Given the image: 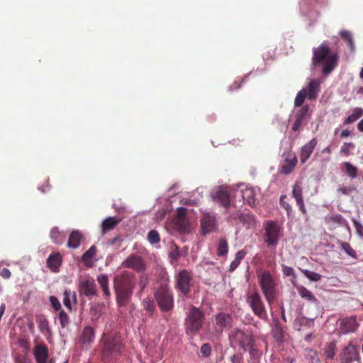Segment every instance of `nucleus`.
<instances>
[{
	"instance_id": "obj_1",
	"label": "nucleus",
	"mask_w": 363,
	"mask_h": 363,
	"mask_svg": "<svg viewBox=\"0 0 363 363\" xmlns=\"http://www.w3.org/2000/svg\"><path fill=\"white\" fill-rule=\"evenodd\" d=\"M125 345L116 332L104 333L100 340V356L104 363H116Z\"/></svg>"
},
{
	"instance_id": "obj_2",
	"label": "nucleus",
	"mask_w": 363,
	"mask_h": 363,
	"mask_svg": "<svg viewBox=\"0 0 363 363\" xmlns=\"http://www.w3.org/2000/svg\"><path fill=\"white\" fill-rule=\"evenodd\" d=\"M116 301L118 306H126L130 301L135 286V277L131 272L124 271L113 279Z\"/></svg>"
},
{
	"instance_id": "obj_3",
	"label": "nucleus",
	"mask_w": 363,
	"mask_h": 363,
	"mask_svg": "<svg viewBox=\"0 0 363 363\" xmlns=\"http://www.w3.org/2000/svg\"><path fill=\"white\" fill-rule=\"evenodd\" d=\"M338 55L331 52L328 44L323 43L313 50L312 62L315 66L323 65L322 72L329 74L337 65Z\"/></svg>"
},
{
	"instance_id": "obj_4",
	"label": "nucleus",
	"mask_w": 363,
	"mask_h": 363,
	"mask_svg": "<svg viewBox=\"0 0 363 363\" xmlns=\"http://www.w3.org/2000/svg\"><path fill=\"white\" fill-rule=\"evenodd\" d=\"M205 320L204 313L199 308L191 306L184 321L185 333L193 337L201 330Z\"/></svg>"
},
{
	"instance_id": "obj_5",
	"label": "nucleus",
	"mask_w": 363,
	"mask_h": 363,
	"mask_svg": "<svg viewBox=\"0 0 363 363\" xmlns=\"http://www.w3.org/2000/svg\"><path fill=\"white\" fill-rule=\"evenodd\" d=\"M259 286L267 301L271 305L276 298V282L269 271L264 270L257 274Z\"/></svg>"
},
{
	"instance_id": "obj_6",
	"label": "nucleus",
	"mask_w": 363,
	"mask_h": 363,
	"mask_svg": "<svg viewBox=\"0 0 363 363\" xmlns=\"http://www.w3.org/2000/svg\"><path fill=\"white\" fill-rule=\"evenodd\" d=\"M230 346L232 347H240L244 351H247V348L255 344L253 335L239 328H235L231 330L228 335Z\"/></svg>"
},
{
	"instance_id": "obj_7",
	"label": "nucleus",
	"mask_w": 363,
	"mask_h": 363,
	"mask_svg": "<svg viewBox=\"0 0 363 363\" xmlns=\"http://www.w3.org/2000/svg\"><path fill=\"white\" fill-rule=\"evenodd\" d=\"M264 241L267 247H274L282 235L283 227L277 220H267L264 224Z\"/></svg>"
},
{
	"instance_id": "obj_8",
	"label": "nucleus",
	"mask_w": 363,
	"mask_h": 363,
	"mask_svg": "<svg viewBox=\"0 0 363 363\" xmlns=\"http://www.w3.org/2000/svg\"><path fill=\"white\" fill-rule=\"evenodd\" d=\"M155 299L160 309L162 312H169L174 307L173 295L169 289L165 286H160L155 294Z\"/></svg>"
},
{
	"instance_id": "obj_9",
	"label": "nucleus",
	"mask_w": 363,
	"mask_h": 363,
	"mask_svg": "<svg viewBox=\"0 0 363 363\" xmlns=\"http://www.w3.org/2000/svg\"><path fill=\"white\" fill-rule=\"evenodd\" d=\"M246 301L255 315L260 318H267V311L264 304L260 294L257 291L248 294Z\"/></svg>"
},
{
	"instance_id": "obj_10",
	"label": "nucleus",
	"mask_w": 363,
	"mask_h": 363,
	"mask_svg": "<svg viewBox=\"0 0 363 363\" xmlns=\"http://www.w3.org/2000/svg\"><path fill=\"white\" fill-rule=\"evenodd\" d=\"M186 208L179 207L177 209V215L173 220L174 228L181 233H189L190 231V223L186 217Z\"/></svg>"
},
{
	"instance_id": "obj_11",
	"label": "nucleus",
	"mask_w": 363,
	"mask_h": 363,
	"mask_svg": "<svg viewBox=\"0 0 363 363\" xmlns=\"http://www.w3.org/2000/svg\"><path fill=\"white\" fill-rule=\"evenodd\" d=\"M311 113L309 112V106L304 105L294 113V123L292 125L291 129L294 131H298L302 128L309 121Z\"/></svg>"
},
{
	"instance_id": "obj_12",
	"label": "nucleus",
	"mask_w": 363,
	"mask_h": 363,
	"mask_svg": "<svg viewBox=\"0 0 363 363\" xmlns=\"http://www.w3.org/2000/svg\"><path fill=\"white\" fill-rule=\"evenodd\" d=\"M191 279L190 273L186 269L180 271L176 277L177 289L184 297H186L190 292Z\"/></svg>"
},
{
	"instance_id": "obj_13",
	"label": "nucleus",
	"mask_w": 363,
	"mask_h": 363,
	"mask_svg": "<svg viewBox=\"0 0 363 363\" xmlns=\"http://www.w3.org/2000/svg\"><path fill=\"white\" fill-rule=\"evenodd\" d=\"M232 317L228 313H219L214 318V331L215 335H220L225 329L231 326Z\"/></svg>"
},
{
	"instance_id": "obj_14",
	"label": "nucleus",
	"mask_w": 363,
	"mask_h": 363,
	"mask_svg": "<svg viewBox=\"0 0 363 363\" xmlns=\"http://www.w3.org/2000/svg\"><path fill=\"white\" fill-rule=\"evenodd\" d=\"M283 161L281 165V173L284 174H290L297 164L296 154L291 150H286L282 154Z\"/></svg>"
},
{
	"instance_id": "obj_15",
	"label": "nucleus",
	"mask_w": 363,
	"mask_h": 363,
	"mask_svg": "<svg viewBox=\"0 0 363 363\" xmlns=\"http://www.w3.org/2000/svg\"><path fill=\"white\" fill-rule=\"evenodd\" d=\"M341 363H361L357 347L352 344H349L343 350L341 357Z\"/></svg>"
},
{
	"instance_id": "obj_16",
	"label": "nucleus",
	"mask_w": 363,
	"mask_h": 363,
	"mask_svg": "<svg viewBox=\"0 0 363 363\" xmlns=\"http://www.w3.org/2000/svg\"><path fill=\"white\" fill-rule=\"evenodd\" d=\"M95 338L94 329L91 326H86L82 330L79 338V346L82 350H88L91 347Z\"/></svg>"
},
{
	"instance_id": "obj_17",
	"label": "nucleus",
	"mask_w": 363,
	"mask_h": 363,
	"mask_svg": "<svg viewBox=\"0 0 363 363\" xmlns=\"http://www.w3.org/2000/svg\"><path fill=\"white\" fill-rule=\"evenodd\" d=\"M122 266L133 269L137 272H143L145 269V264L143 259L135 254L130 255L122 263Z\"/></svg>"
},
{
	"instance_id": "obj_18",
	"label": "nucleus",
	"mask_w": 363,
	"mask_h": 363,
	"mask_svg": "<svg viewBox=\"0 0 363 363\" xmlns=\"http://www.w3.org/2000/svg\"><path fill=\"white\" fill-rule=\"evenodd\" d=\"M79 291L80 294H82L89 299L94 296L96 295V285L92 278L85 279L79 282Z\"/></svg>"
},
{
	"instance_id": "obj_19",
	"label": "nucleus",
	"mask_w": 363,
	"mask_h": 363,
	"mask_svg": "<svg viewBox=\"0 0 363 363\" xmlns=\"http://www.w3.org/2000/svg\"><path fill=\"white\" fill-rule=\"evenodd\" d=\"M201 225L203 235L216 230L218 227L216 217L208 213L203 214Z\"/></svg>"
},
{
	"instance_id": "obj_20",
	"label": "nucleus",
	"mask_w": 363,
	"mask_h": 363,
	"mask_svg": "<svg viewBox=\"0 0 363 363\" xmlns=\"http://www.w3.org/2000/svg\"><path fill=\"white\" fill-rule=\"evenodd\" d=\"M340 331L343 334L354 333L359 327L356 316L346 317L340 319Z\"/></svg>"
},
{
	"instance_id": "obj_21",
	"label": "nucleus",
	"mask_w": 363,
	"mask_h": 363,
	"mask_svg": "<svg viewBox=\"0 0 363 363\" xmlns=\"http://www.w3.org/2000/svg\"><path fill=\"white\" fill-rule=\"evenodd\" d=\"M234 218L238 219L240 223L247 229H255L256 228L257 220L255 215L251 213L238 211Z\"/></svg>"
},
{
	"instance_id": "obj_22",
	"label": "nucleus",
	"mask_w": 363,
	"mask_h": 363,
	"mask_svg": "<svg viewBox=\"0 0 363 363\" xmlns=\"http://www.w3.org/2000/svg\"><path fill=\"white\" fill-rule=\"evenodd\" d=\"M292 196L295 199L296 203L300 211L306 215L307 213V210L306 208L303 196V188L301 182H296L292 189Z\"/></svg>"
},
{
	"instance_id": "obj_23",
	"label": "nucleus",
	"mask_w": 363,
	"mask_h": 363,
	"mask_svg": "<svg viewBox=\"0 0 363 363\" xmlns=\"http://www.w3.org/2000/svg\"><path fill=\"white\" fill-rule=\"evenodd\" d=\"M33 355L37 363H47L48 349L45 344H38L33 349Z\"/></svg>"
},
{
	"instance_id": "obj_24",
	"label": "nucleus",
	"mask_w": 363,
	"mask_h": 363,
	"mask_svg": "<svg viewBox=\"0 0 363 363\" xmlns=\"http://www.w3.org/2000/svg\"><path fill=\"white\" fill-rule=\"evenodd\" d=\"M316 138H312L308 143L304 145L301 150L300 160L302 164H304L311 157L316 145Z\"/></svg>"
},
{
	"instance_id": "obj_25",
	"label": "nucleus",
	"mask_w": 363,
	"mask_h": 363,
	"mask_svg": "<svg viewBox=\"0 0 363 363\" xmlns=\"http://www.w3.org/2000/svg\"><path fill=\"white\" fill-rule=\"evenodd\" d=\"M214 199L219 202L221 206H223L225 208H228L230 206V195L228 191L223 188L220 187L214 194L213 196Z\"/></svg>"
},
{
	"instance_id": "obj_26",
	"label": "nucleus",
	"mask_w": 363,
	"mask_h": 363,
	"mask_svg": "<svg viewBox=\"0 0 363 363\" xmlns=\"http://www.w3.org/2000/svg\"><path fill=\"white\" fill-rule=\"evenodd\" d=\"M320 81L316 79H311L308 83V86L306 88L308 99L315 100L317 99L320 91Z\"/></svg>"
},
{
	"instance_id": "obj_27",
	"label": "nucleus",
	"mask_w": 363,
	"mask_h": 363,
	"mask_svg": "<svg viewBox=\"0 0 363 363\" xmlns=\"http://www.w3.org/2000/svg\"><path fill=\"white\" fill-rule=\"evenodd\" d=\"M62 259L59 252L50 255L47 259L48 267L52 272H57L62 264Z\"/></svg>"
},
{
	"instance_id": "obj_28",
	"label": "nucleus",
	"mask_w": 363,
	"mask_h": 363,
	"mask_svg": "<svg viewBox=\"0 0 363 363\" xmlns=\"http://www.w3.org/2000/svg\"><path fill=\"white\" fill-rule=\"evenodd\" d=\"M298 295L303 299L313 303H318V299L314 294L303 286H298L296 287Z\"/></svg>"
},
{
	"instance_id": "obj_29",
	"label": "nucleus",
	"mask_w": 363,
	"mask_h": 363,
	"mask_svg": "<svg viewBox=\"0 0 363 363\" xmlns=\"http://www.w3.org/2000/svg\"><path fill=\"white\" fill-rule=\"evenodd\" d=\"M121 221V219L116 217H108L106 218L101 225L102 233L105 234L107 232L113 230Z\"/></svg>"
},
{
	"instance_id": "obj_30",
	"label": "nucleus",
	"mask_w": 363,
	"mask_h": 363,
	"mask_svg": "<svg viewBox=\"0 0 363 363\" xmlns=\"http://www.w3.org/2000/svg\"><path fill=\"white\" fill-rule=\"evenodd\" d=\"M325 222L330 225H343L345 224V219L340 215L337 213H333L328 215L324 218Z\"/></svg>"
},
{
	"instance_id": "obj_31",
	"label": "nucleus",
	"mask_w": 363,
	"mask_h": 363,
	"mask_svg": "<svg viewBox=\"0 0 363 363\" xmlns=\"http://www.w3.org/2000/svg\"><path fill=\"white\" fill-rule=\"evenodd\" d=\"M241 196L244 201L248 205L252 206L255 205V191L252 188L246 187L241 190Z\"/></svg>"
},
{
	"instance_id": "obj_32",
	"label": "nucleus",
	"mask_w": 363,
	"mask_h": 363,
	"mask_svg": "<svg viewBox=\"0 0 363 363\" xmlns=\"http://www.w3.org/2000/svg\"><path fill=\"white\" fill-rule=\"evenodd\" d=\"M82 234L78 230H74L71 233L68 242L67 247L69 248H77L81 242Z\"/></svg>"
},
{
	"instance_id": "obj_33",
	"label": "nucleus",
	"mask_w": 363,
	"mask_h": 363,
	"mask_svg": "<svg viewBox=\"0 0 363 363\" xmlns=\"http://www.w3.org/2000/svg\"><path fill=\"white\" fill-rule=\"evenodd\" d=\"M36 322H37L38 328L41 333H43L45 335H48L50 334L49 323L45 316H43V315L37 316Z\"/></svg>"
},
{
	"instance_id": "obj_34",
	"label": "nucleus",
	"mask_w": 363,
	"mask_h": 363,
	"mask_svg": "<svg viewBox=\"0 0 363 363\" xmlns=\"http://www.w3.org/2000/svg\"><path fill=\"white\" fill-rule=\"evenodd\" d=\"M97 281L104 292V295L106 298H108L111 296V292L108 287V276L104 274L99 275L97 277Z\"/></svg>"
},
{
	"instance_id": "obj_35",
	"label": "nucleus",
	"mask_w": 363,
	"mask_h": 363,
	"mask_svg": "<svg viewBox=\"0 0 363 363\" xmlns=\"http://www.w3.org/2000/svg\"><path fill=\"white\" fill-rule=\"evenodd\" d=\"M96 253V247L92 245L87 251H86L82 257V259L85 265L88 267L92 266V259L95 257Z\"/></svg>"
},
{
	"instance_id": "obj_36",
	"label": "nucleus",
	"mask_w": 363,
	"mask_h": 363,
	"mask_svg": "<svg viewBox=\"0 0 363 363\" xmlns=\"http://www.w3.org/2000/svg\"><path fill=\"white\" fill-rule=\"evenodd\" d=\"M250 354V362L251 363H259L262 356V352L255 347V344L247 348Z\"/></svg>"
},
{
	"instance_id": "obj_37",
	"label": "nucleus",
	"mask_w": 363,
	"mask_h": 363,
	"mask_svg": "<svg viewBox=\"0 0 363 363\" xmlns=\"http://www.w3.org/2000/svg\"><path fill=\"white\" fill-rule=\"evenodd\" d=\"M50 237L55 244H62L65 240V234L60 232L57 228H53L50 233Z\"/></svg>"
},
{
	"instance_id": "obj_38",
	"label": "nucleus",
	"mask_w": 363,
	"mask_h": 363,
	"mask_svg": "<svg viewBox=\"0 0 363 363\" xmlns=\"http://www.w3.org/2000/svg\"><path fill=\"white\" fill-rule=\"evenodd\" d=\"M363 116V108L360 107L355 108L352 113L347 117L344 121V124H350L356 121Z\"/></svg>"
},
{
	"instance_id": "obj_39",
	"label": "nucleus",
	"mask_w": 363,
	"mask_h": 363,
	"mask_svg": "<svg viewBox=\"0 0 363 363\" xmlns=\"http://www.w3.org/2000/svg\"><path fill=\"white\" fill-rule=\"evenodd\" d=\"M345 167V173L350 178L354 179L357 177L358 169L349 162H345L342 163Z\"/></svg>"
},
{
	"instance_id": "obj_40",
	"label": "nucleus",
	"mask_w": 363,
	"mask_h": 363,
	"mask_svg": "<svg viewBox=\"0 0 363 363\" xmlns=\"http://www.w3.org/2000/svg\"><path fill=\"white\" fill-rule=\"evenodd\" d=\"M228 252V245L225 238L219 240L217 246V255L220 257L225 255Z\"/></svg>"
},
{
	"instance_id": "obj_41",
	"label": "nucleus",
	"mask_w": 363,
	"mask_h": 363,
	"mask_svg": "<svg viewBox=\"0 0 363 363\" xmlns=\"http://www.w3.org/2000/svg\"><path fill=\"white\" fill-rule=\"evenodd\" d=\"M338 243L340 246V248L347 255H349L350 257H352V258H354V259H357V253L355 252V250L352 247V246L346 242H342V241H340L339 240L338 241Z\"/></svg>"
},
{
	"instance_id": "obj_42",
	"label": "nucleus",
	"mask_w": 363,
	"mask_h": 363,
	"mask_svg": "<svg viewBox=\"0 0 363 363\" xmlns=\"http://www.w3.org/2000/svg\"><path fill=\"white\" fill-rule=\"evenodd\" d=\"M307 96V89H302L301 91L298 92L294 100V106L295 107H301L303 106V102Z\"/></svg>"
},
{
	"instance_id": "obj_43",
	"label": "nucleus",
	"mask_w": 363,
	"mask_h": 363,
	"mask_svg": "<svg viewBox=\"0 0 363 363\" xmlns=\"http://www.w3.org/2000/svg\"><path fill=\"white\" fill-rule=\"evenodd\" d=\"M340 35L341 38L347 42L351 50H353L354 48V44L351 33L350 31L343 30L340 31Z\"/></svg>"
},
{
	"instance_id": "obj_44",
	"label": "nucleus",
	"mask_w": 363,
	"mask_h": 363,
	"mask_svg": "<svg viewBox=\"0 0 363 363\" xmlns=\"http://www.w3.org/2000/svg\"><path fill=\"white\" fill-rule=\"evenodd\" d=\"M143 306L145 310L152 315L155 309V301L151 298H147L143 300Z\"/></svg>"
},
{
	"instance_id": "obj_45",
	"label": "nucleus",
	"mask_w": 363,
	"mask_h": 363,
	"mask_svg": "<svg viewBox=\"0 0 363 363\" xmlns=\"http://www.w3.org/2000/svg\"><path fill=\"white\" fill-rule=\"evenodd\" d=\"M305 357L309 360L311 363H318L319 359L318 357V353L316 351L312 349H306L305 350Z\"/></svg>"
},
{
	"instance_id": "obj_46",
	"label": "nucleus",
	"mask_w": 363,
	"mask_h": 363,
	"mask_svg": "<svg viewBox=\"0 0 363 363\" xmlns=\"http://www.w3.org/2000/svg\"><path fill=\"white\" fill-rule=\"evenodd\" d=\"M301 272L304 274V276L313 281H318L321 279V275L318 273L308 270V269H302Z\"/></svg>"
},
{
	"instance_id": "obj_47",
	"label": "nucleus",
	"mask_w": 363,
	"mask_h": 363,
	"mask_svg": "<svg viewBox=\"0 0 363 363\" xmlns=\"http://www.w3.org/2000/svg\"><path fill=\"white\" fill-rule=\"evenodd\" d=\"M147 240L151 244H157L160 241L158 232L155 230H150L147 234Z\"/></svg>"
},
{
	"instance_id": "obj_48",
	"label": "nucleus",
	"mask_w": 363,
	"mask_h": 363,
	"mask_svg": "<svg viewBox=\"0 0 363 363\" xmlns=\"http://www.w3.org/2000/svg\"><path fill=\"white\" fill-rule=\"evenodd\" d=\"M58 317L61 327L63 328H66L69 323V318L68 315L66 313L65 311L62 310L60 311Z\"/></svg>"
},
{
	"instance_id": "obj_49",
	"label": "nucleus",
	"mask_w": 363,
	"mask_h": 363,
	"mask_svg": "<svg viewBox=\"0 0 363 363\" xmlns=\"http://www.w3.org/2000/svg\"><path fill=\"white\" fill-rule=\"evenodd\" d=\"M286 199V195H281L279 199V203H280V205L286 210L287 216L289 218L292 213V207L291 206V205L289 203L285 201Z\"/></svg>"
},
{
	"instance_id": "obj_50",
	"label": "nucleus",
	"mask_w": 363,
	"mask_h": 363,
	"mask_svg": "<svg viewBox=\"0 0 363 363\" xmlns=\"http://www.w3.org/2000/svg\"><path fill=\"white\" fill-rule=\"evenodd\" d=\"M72 292L69 289H65L63 294V303L69 311H72L70 296Z\"/></svg>"
},
{
	"instance_id": "obj_51",
	"label": "nucleus",
	"mask_w": 363,
	"mask_h": 363,
	"mask_svg": "<svg viewBox=\"0 0 363 363\" xmlns=\"http://www.w3.org/2000/svg\"><path fill=\"white\" fill-rule=\"evenodd\" d=\"M354 148V145L352 143H345L340 149V152L345 156H349L352 150Z\"/></svg>"
},
{
	"instance_id": "obj_52",
	"label": "nucleus",
	"mask_w": 363,
	"mask_h": 363,
	"mask_svg": "<svg viewBox=\"0 0 363 363\" xmlns=\"http://www.w3.org/2000/svg\"><path fill=\"white\" fill-rule=\"evenodd\" d=\"M325 354L328 359H333L335 354V345L330 343L325 349Z\"/></svg>"
},
{
	"instance_id": "obj_53",
	"label": "nucleus",
	"mask_w": 363,
	"mask_h": 363,
	"mask_svg": "<svg viewBox=\"0 0 363 363\" xmlns=\"http://www.w3.org/2000/svg\"><path fill=\"white\" fill-rule=\"evenodd\" d=\"M200 352L203 357H208L211 354V347L209 343L201 345Z\"/></svg>"
},
{
	"instance_id": "obj_54",
	"label": "nucleus",
	"mask_w": 363,
	"mask_h": 363,
	"mask_svg": "<svg viewBox=\"0 0 363 363\" xmlns=\"http://www.w3.org/2000/svg\"><path fill=\"white\" fill-rule=\"evenodd\" d=\"M50 301L52 306L53 307V308L55 311H60L61 309V303L56 297L52 296H50Z\"/></svg>"
},
{
	"instance_id": "obj_55",
	"label": "nucleus",
	"mask_w": 363,
	"mask_h": 363,
	"mask_svg": "<svg viewBox=\"0 0 363 363\" xmlns=\"http://www.w3.org/2000/svg\"><path fill=\"white\" fill-rule=\"evenodd\" d=\"M243 357L240 353L234 354L230 357L231 363H242Z\"/></svg>"
},
{
	"instance_id": "obj_56",
	"label": "nucleus",
	"mask_w": 363,
	"mask_h": 363,
	"mask_svg": "<svg viewBox=\"0 0 363 363\" xmlns=\"http://www.w3.org/2000/svg\"><path fill=\"white\" fill-rule=\"evenodd\" d=\"M0 276L4 279H9L11 277V272L9 269L3 268L0 272Z\"/></svg>"
},
{
	"instance_id": "obj_57",
	"label": "nucleus",
	"mask_w": 363,
	"mask_h": 363,
	"mask_svg": "<svg viewBox=\"0 0 363 363\" xmlns=\"http://www.w3.org/2000/svg\"><path fill=\"white\" fill-rule=\"evenodd\" d=\"M282 272L285 276L294 275V270L292 267L286 265L282 266Z\"/></svg>"
},
{
	"instance_id": "obj_58",
	"label": "nucleus",
	"mask_w": 363,
	"mask_h": 363,
	"mask_svg": "<svg viewBox=\"0 0 363 363\" xmlns=\"http://www.w3.org/2000/svg\"><path fill=\"white\" fill-rule=\"evenodd\" d=\"M16 363H31V361L23 355H17L15 357Z\"/></svg>"
},
{
	"instance_id": "obj_59",
	"label": "nucleus",
	"mask_w": 363,
	"mask_h": 363,
	"mask_svg": "<svg viewBox=\"0 0 363 363\" xmlns=\"http://www.w3.org/2000/svg\"><path fill=\"white\" fill-rule=\"evenodd\" d=\"M354 225L356 228L357 233L362 236L363 235V225L356 220H353Z\"/></svg>"
},
{
	"instance_id": "obj_60",
	"label": "nucleus",
	"mask_w": 363,
	"mask_h": 363,
	"mask_svg": "<svg viewBox=\"0 0 363 363\" xmlns=\"http://www.w3.org/2000/svg\"><path fill=\"white\" fill-rule=\"evenodd\" d=\"M246 255L247 252L245 250H239L235 254V259L240 263L241 260L245 257Z\"/></svg>"
},
{
	"instance_id": "obj_61",
	"label": "nucleus",
	"mask_w": 363,
	"mask_h": 363,
	"mask_svg": "<svg viewBox=\"0 0 363 363\" xmlns=\"http://www.w3.org/2000/svg\"><path fill=\"white\" fill-rule=\"evenodd\" d=\"M240 263L235 259L230 264L229 271L233 272L240 265Z\"/></svg>"
},
{
	"instance_id": "obj_62",
	"label": "nucleus",
	"mask_w": 363,
	"mask_h": 363,
	"mask_svg": "<svg viewBox=\"0 0 363 363\" xmlns=\"http://www.w3.org/2000/svg\"><path fill=\"white\" fill-rule=\"evenodd\" d=\"M337 191L342 194L347 195L351 191V189L347 187H340L337 189Z\"/></svg>"
},
{
	"instance_id": "obj_63",
	"label": "nucleus",
	"mask_w": 363,
	"mask_h": 363,
	"mask_svg": "<svg viewBox=\"0 0 363 363\" xmlns=\"http://www.w3.org/2000/svg\"><path fill=\"white\" fill-rule=\"evenodd\" d=\"M147 284V280L146 278H141L139 282L140 286L141 289H144Z\"/></svg>"
},
{
	"instance_id": "obj_64",
	"label": "nucleus",
	"mask_w": 363,
	"mask_h": 363,
	"mask_svg": "<svg viewBox=\"0 0 363 363\" xmlns=\"http://www.w3.org/2000/svg\"><path fill=\"white\" fill-rule=\"evenodd\" d=\"M357 128L360 132H363V118L358 123Z\"/></svg>"
}]
</instances>
